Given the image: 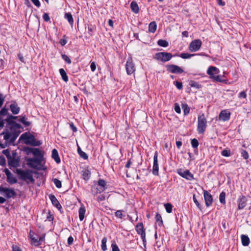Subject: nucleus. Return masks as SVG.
Listing matches in <instances>:
<instances>
[{"instance_id": "nucleus-63", "label": "nucleus", "mask_w": 251, "mask_h": 251, "mask_svg": "<svg viewBox=\"0 0 251 251\" xmlns=\"http://www.w3.org/2000/svg\"><path fill=\"white\" fill-rule=\"evenodd\" d=\"M60 43L61 45V46H63L66 44L67 41H66V40H65L64 39H62L60 41Z\"/></svg>"}, {"instance_id": "nucleus-22", "label": "nucleus", "mask_w": 251, "mask_h": 251, "mask_svg": "<svg viewBox=\"0 0 251 251\" xmlns=\"http://www.w3.org/2000/svg\"><path fill=\"white\" fill-rule=\"evenodd\" d=\"M51 156L57 163L60 162V159L58 155V151L56 149H53L52 151Z\"/></svg>"}, {"instance_id": "nucleus-33", "label": "nucleus", "mask_w": 251, "mask_h": 251, "mask_svg": "<svg viewBox=\"0 0 251 251\" xmlns=\"http://www.w3.org/2000/svg\"><path fill=\"white\" fill-rule=\"evenodd\" d=\"M157 44L159 46L163 47H167L169 45L168 42L164 40H159L157 41Z\"/></svg>"}, {"instance_id": "nucleus-48", "label": "nucleus", "mask_w": 251, "mask_h": 251, "mask_svg": "<svg viewBox=\"0 0 251 251\" xmlns=\"http://www.w3.org/2000/svg\"><path fill=\"white\" fill-rule=\"evenodd\" d=\"M25 119L26 118L25 117H23L20 119V121L25 126H28L30 125V123L29 122L26 121Z\"/></svg>"}, {"instance_id": "nucleus-9", "label": "nucleus", "mask_w": 251, "mask_h": 251, "mask_svg": "<svg viewBox=\"0 0 251 251\" xmlns=\"http://www.w3.org/2000/svg\"><path fill=\"white\" fill-rule=\"evenodd\" d=\"M179 175L187 180H191L194 179L193 175L189 170H178L177 172Z\"/></svg>"}, {"instance_id": "nucleus-13", "label": "nucleus", "mask_w": 251, "mask_h": 251, "mask_svg": "<svg viewBox=\"0 0 251 251\" xmlns=\"http://www.w3.org/2000/svg\"><path fill=\"white\" fill-rule=\"evenodd\" d=\"M203 196L206 206L209 207L211 205L213 202V198L210 193L207 191L204 190L203 191Z\"/></svg>"}, {"instance_id": "nucleus-41", "label": "nucleus", "mask_w": 251, "mask_h": 251, "mask_svg": "<svg viewBox=\"0 0 251 251\" xmlns=\"http://www.w3.org/2000/svg\"><path fill=\"white\" fill-rule=\"evenodd\" d=\"M191 145L194 148H197L199 146L198 141L196 139H193L191 141Z\"/></svg>"}, {"instance_id": "nucleus-5", "label": "nucleus", "mask_w": 251, "mask_h": 251, "mask_svg": "<svg viewBox=\"0 0 251 251\" xmlns=\"http://www.w3.org/2000/svg\"><path fill=\"white\" fill-rule=\"evenodd\" d=\"M3 135L4 139L6 143H13L16 140L17 136L13 132L6 131L3 132L0 135Z\"/></svg>"}, {"instance_id": "nucleus-30", "label": "nucleus", "mask_w": 251, "mask_h": 251, "mask_svg": "<svg viewBox=\"0 0 251 251\" xmlns=\"http://www.w3.org/2000/svg\"><path fill=\"white\" fill-rule=\"evenodd\" d=\"M156 222L158 223V226H161L163 225V221L161 216L157 213L155 215Z\"/></svg>"}, {"instance_id": "nucleus-12", "label": "nucleus", "mask_w": 251, "mask_h": 251, "mask_svg": "<svg viewBox=\"0 0 251 251\" xmlns=\"http://www.w3.org/2000/svg\"><path fill=\"white\" fill-rule=\"evenodd\" d=\"M230 113L227 110L221 111L219 115V120L223 122H226L229 120Z\"/></svg>"}, {"instance_id": "nucleus-38", "label": "nucleus", "mask_w": 251, "mask_h": 251, "mask_svg": "<svg viewBox=\"0 0 251 251\" xmlns=\"http://www.w3.org/2000/svg\"><path fill=\"white\" fill-rule=\"evenodd\" d=\"M195 54H189L188 53H182L180 55V57L183 59H187L194 56Z\"/></svg>"}, {"instance_id": "nucleus-42", "label": "nucleus", "mask_w": 251, "mask_h": 251, "mask_svg": "<svg viewBox=\"0 0 251 251\" xmlns=\"http://www.w3.org/2000/svg\"><path fill=\"white\" fill-rule=\"evenodd\" d=\"M189 85L191 87H195L196 88H199L200 86V84L198 82L194 81H191L190 82Z\"/></svg>"}, {"instance_id": "nucleus-36", "label": "nucleus", "mask_w": 251, "mask_h": 251, "mask_svg": "<svg viewBox=\"0 0 251 251\" xmlns=\"http://www.w3.org/2000/svg\"><path fill=\"white\" fill-rule=\"evenodd\" d=\"M52 181L57 188H60L62 187L61 181L58 180L57 178H53Z\"/></svg>"}, {"instance_id": "nucleus-28", "label": "nucleus", "mask_w": 251, "mask_h": 251, "mask_svg": "<svg viewBox=\"0 0 251 251\" xmlns=\"http://www.w3.org/2000/svg\"><path fill=\"white\" fill-rule=\"evenodd\" d=\"M7 181L10 184H15L17 182V179L12 174L7 177Z\"/></svg>"}, {"instance_id": "nucleus-17", "label": "nucleus", "mask_w": 251, "mask_h": 251, "mask_svg": "<svg viewBox=\"0 0 251 251\" xmlns=\"http://www.w3.org/2000/svg\"><path fill=\"white\" fill-rule=\"evenodd\" d=\"M106 185V182L103 179H100L98 181V186H100V188H97L98 190L96 193H101L103 192L105 189V186Z\"/></svg>"}, {"instance_id": "nucleus-61", "label": "nucleus", "mask_w": 251, "mask_h": 251, "mask_svg": "<svg viewBox=\"0 0 251 251\" xmlns=\"http://www.w3.org/2000/svg\"><path fill=\"white\" fill-rule=\"evenodd\" d=\"M4 172L5 173V175H6V176L8 177L11 175V172L9 171V170L7 169H5L4 170Z\"/></svg>"}, {"instance_id": "nucleus-35", "label": "nucleus", "mask_w": 251, "mask_h": 251, "mask_svg": "<svg viewBox=\"0 0 251 251\" xmlns=\"http://www.w3.org/2000/svg\"><path fill=\"white\" fill-rule=\"evenodd\" d=\"M26 139L28 140L29 143H30L31 144H32L34 146H39L40 145V144H38V143L36 144L35 143V139L34 138V137L32 136H28L27 137Z\"/></svg>"}, {"instance_id": "nucleus-57", "label": "nucleus", "mask_w": 251, "mask_h": 251, "mask_svg": "<svg viewBox=\"0 0 251 251\" xmlns=\"http://www.w3.org/2000/svg\"><path fill=\"white\" fill-rule=\"evenodd\" d=\"M91 70L92 72H94L96 69V65L94 62H91L90 65Z\"/></svg>"}, {"instance_id": "nucleus-6", "label": "nucleus", "mask_w": 251, "mask_h": 251, "mask_svg": "<svg viewBox=\"0 0 251 251\" xmlns=\"http://www.w3.org/2000/svg\"><path fill=\"white\" fill-rule=\"evenodd\" d=\"M126 69L128 75L132 74L135 71V67L131 57H129L126 61Z\"/></svg>"}, {"instance_id": "nucleus-14", "label": "nucleus", "mask_w": 251, "mask_h": 251, "mask_svg": "<svg viewBox=\"0 0 251 251\" xmlns=\"http://www.w3.org/2000/svg\"><path fill=\"white\" fill-rule=\"evenodd\" d=\"M247 199L245 196H240L237 200L238 209L240 210L244 208L247 205Z\"/></svg>"}, {"instance_id": "nucleus-49", "label": "nucleus", "mask_w": 251, "mask_h": 251, "mask_svg": "<svg viewBox=\"0 0 251 251\" xmlns=\"http://www.w3.org/2000/svg\"><path fill=\"white\" fill-rule=\"evenodd\" d=\"M174 83L175 84L176 86L178 89L180 90L182 88L183 86L182 83L181 82L176 81L174 82Z\"/></svg>"}, {"instance_id": "nucleus-20", "label": "nucleus", "mask_w": 251, "mask_h": 251, "mask_svg": "<svg viewBox=\"0 0 251 251\" xmlns=\"http://www.w3.org/2000/svg\"><path fill=\"white\" fill-rule=\"evenodd\" d=\"M86 212L85 207L83 205H81L78 211L79 218L80 221H82L84 218V215Z\"/></svg>"}, {"instance_id": "nucleus-56", "label": "nucleus", "mask_w": 251, "mask_h": 251, "mask_svg": "<svg viewBox=\"0 0 251 251\" xmlns=\"http://www.w3.org/2000/svg\"><path fill=\"white\" fill-rule=\"evenodd\" d=\"M32 3L37 7H39L40 6V2L39 0H31Z\"/></svg>"}, {"instance_id": "nucleus-25", "label": "nucleus", "mask_w": 251, "mask_h": 251, "mask_svg": "<svg viewBox=\"0 0 251 251\" xmlns=\"http://www.w3.org/2000/svg\"><path fill=\"white\" fill-rule=\"evenodd\" d=\"M130 8L131 10L135 14H137L139 12V7L137 2L135 1H133L131 2L130 4Z\"/></svg>"}, {"instance_id": "nucleus-21", "label": "nucleus", "mask_w": 251, "mask_h": 251, "mask_svg": "<svg viewBox=\"0 0 251 251\" xmlns=\"http://www.w3.org/2000/svg\"><path fill=\"white\" fill-rule=\"evenodd\" d=\"M10 108L14 114H17L20 111V107L18 106L16 103H13L10 104Z\"/></svg>"}, {"instance_id": "nucleus-19", "label": "nucleus", "mask_w": 251, "mask_h": 251, "mask_svg": "<svg viewBox=\"0 0 251 251\" xmlns=\"http://www.w3.org/2000/svg\"><path fill=\"white\" fill-rule=\"evenodd\" d=\"M49 198L51 201L52 204L57 207V208H60L61 207V205L59 202L57 200L56 197L53 195H50L49 196Z\"/></svg>"}, {"instance_id": "nucleus-51", "label": "nucleus", "mask_w": 251, "mask_h": 251, "mask_svg": "<svg viewBox=\"0 0 251 251\" xmlns=\"http://www.w3.org/2000/svg\"><path fill=\"white\" fill-rule=\"evenodd\" d=\"M112 251H120L118 246L115 243H112L111 245Z\"/></svg>"}, {"instance_id": "nucleus-45", "label": "nucleus", "mask_w": 251, "mask_h": 251, "mask_svg": "<svg viewBox=\"0 0 251 251\" xmlns=\"http://www.w3.org/2000/svg\"><path fill=\"white\" fill-rule=\"evenodd\" d=\"M80 151L79 153H78L80 156L84 159H87L88 157L87 154L81 150H80Z\"/></svg>"}, {"instance_id": "nucleus-34", "label": "nucleus", "mask_w": 251, "mask_h": 251, "mask_svg": "<svg viewBox=\"0 0 251 251\" xmlns=\"http://www.w3.org/2000/svg\"><path fill=\"white\" fill-rule=\"evenodd\" d=\"M182 108L183 110L184 114L185 115H187L189 113L190 108L187 104H182Z\"/></svg>"}, {"instance_id": "nucleus-37", "label": "nucleus", "mask_w": 251, "mask_h": 251, "mask_svg": "<svg viewBox=\"0 0 251 251\" xmlns=\"http://www.w3.org/2000/svg\"><path fill=\"white\" fill-rule=\"evenodd\" d=\"M82 176L84 179H88L90 176V172L87 170H85L83 172Z\"/></svg>"}, {"instance_id": "nucleus-54", "label": "nucleus", "mask_w": 251, "mask_h": 251, "mask_svg": "<svg viewBox=\"0 0 251 251\" xmlns=\"http://www.w3.org/2000/svg\"><path fill=\"white\" fill-rule=\"evenodd\" d=\"M241 154H242V156H243V157L244 159H247L248 158L249 155H248V152L246 151L243 150L242 151Z\"/></svg>"}, {"instance_id": "nucleus-32", "label": "nucleus", "mask_w": 251, "mask_h": 251, "mask_svg": "<svg viewBox=\"0 0 251 251\" xmlns=\"http://www.w3.org/2000/svg\"><path fill=\"white\" fill-rule=\"evenodd\" d=\"M107 238L104 237L101 240V249L103 251H106L107 250L106 247Z\"/></svg>"}, {"instance_id": "nucleus-64", "label": "nucleus", "mask_w": 251, "mask_h": 251, "mask_svg": "<svg viewBox=\"0 0 251 251\" xmlns=\"http://www.w3.org/2000/svg\"><path fill=\"white\" fill-rule=\"evenodd\" d=\"M70 127L74 132H76L77 131L76 127L73 124H71L70 125Z\"/></svg>"}, {"instance_id": "nucleus-4", "label": "nucleus", "mask_w": 251, "mask_h": 251, "mask_svg": "<svg viewBox=\"0 0 251 251\" xmlns=\"http://www.w3.org/2000/svg\"><path fill=\"white\" fill-rule=\"evenodd\" d=\"M172 57L173 55L171 53L159 52L155 54L154 58L158 61L166 62L171 60Z\"/></svg>"}, {"instance_id": "nucleus-24", "label": "nucleus", "mask_w": 251, "mask_h": 251, "mask_svg": "<svg viewBox=\"0 0 251 251\" xmlns=\"http://www.w3.org/2000/svg\"><path fill=\"white\" fill-rule=\"evenodd\" d=\"M157 25L155 22H151L149 25V31L151 33H154L156 30Z\"/></svg>"}, {"instance_id": "nucleus-55", "label": "nucleus", "mask_w": 251, "mask_h": 251, "mask_svg": "<svg viewBox=\"0 0 251 251\" xmlns=\"http://www.w3.org/2000/svg\"><path fill=\"white\" fill-rule=\"evenodd\" d=\"M7 109L5 107L2 108L0 111V115L1 116H4L7 114Z\"/></svg>"}, {"instance_id": "nucleus-23", "label": "nucleus", "mask_w": 251, "mask_h": 251, "mask_svg": "<svg viewBox=\"0 0 251 251\" xmlns=\"http://www.w3.org/2000/svg\"><path fill=\"white\" fill-rule=\"evenodd\" d=\"M242 244L244 246L249 245L250 243V239L248 236L242 235L241 236Z\"/></svg>"}, {"instance_id": "nucleus-53", "label": "nucleus", "mask_w": 251, "mask_h": 251, "mask_svg": "<svg viewBox=\"0 0 251 251\" xmlns=\"http://www.w3.org/2000/svg\"><path fill=\"white\" fill-rule=\"evenodd\" d=\"M238 97L240 99H242V98L246 99L247 98L246 93L245 91H242V92H240L239 94Z\"/></svg>"}, {"instance_id": "nucleus-52", "label": "nucleus", "mask_w": 251, "mask_h": 251, "mask_svg": "<svg viewBox=\"0 0 251 251\" xmlns=\"http://www.w3.org/2000/svg\"><path fill=\"white\" fill-rule=\"evenodd\" d=\"M175 110L177 113H180L181 109L178 104L175 103Z\"/></svg>"}, {"instance_id": "nucleus-2", "label": "nucleus", "mask_w": 251, "mask_h": 251, "mask_svg": "<svg viewBox=\"0 0 251 251\" xmlns=\"http://www.w3.org/2000/svg\"><path fill=\"white\" fill-rule=\"evenodd\" d=\"M16 172L23 180H29L31 182H34V179L33 178L32 172L30 170H23L20 169H17Z\"/></svg>"}, {"instance_id": "nucleus-7", "label": "nucleus", "mask_w": 251, "mask_h": 251, "mask_svg": "<svg viewBox=\"0 0 251 251\" xmlns=\"http://www.w3.org/2000/svg\"><path fill=\"white\" fill-rule=\"evenodd\" d=\"M202 42L200 39L193 41L189 45V50L192 52L197 51L201 48Z\"/></svg>"}, {"instance_id": "nucleus-16", "label": "nucleus", "mask_w": 251, "mask_h": 251, "mask_svg": "<svg viewBox=\"0 0 251 251\" xmlns=\"http://www.w3.org/2000/svg\"><path fill=\"white\" fill-rule=\"evenodd\" d=\"M19 160L16 157V156L13 154L12 156L8 160V165L10 167L16 168L19 166Z\"/></svg>"}, {"instance_id": "nucleus-31", "label": "nucleus", "mask_w": 251, "mask_h": 251, "mask_svg": "<svg viewBox=\"0 0 251 251\" xmlns=\"http://www.w3.org/2000/svg\"><path fill=\"white\" fill-rule=\"evenodd\" d=\"M226 193L225 192H222L221 193L219 196V201L222 204L226 203Z\"/></svg>"}, {"instance_id": "nucleus-15", "label": "nucleus", "mask_w": 251, "mask_h": 251, "mask_svg": "<svg viewBox=\"0 0 251 251\" xmlns=\"http://www.w3.org/2000/svg\"><path fill=\"white\" fill-rule=\"evenodd\" d=\"M0 190L5 193V196L7 198H10L16 195L14 190L12 189L0 187Z\"/></svg>"}, {"instance_id": "nucleus-10", "label": "nucleus", "mask_w": 251, "mask_h": 251, "mask_svg": "<svg viewBox=\"0 0 251 251\" xmlns=\"http://www.w3.org/2000/svg\"><path fill=\"white\" fill-rule=\"evenodd\" d=\"M166 67L167 71L172 73L181 74L183 72V70L177 65H168Z\"/></svg>"}, {"instance_id": "nucleus-62", "label": "nucleus", "mask_w": 251, "mask_h": 251, "mask_svg": "<svg viewBox=\"0 0 251 251\" xmlns=\"http://www.w3.org/2000/svg\"><path fill=\"white\" fill-rule=\"evenodd\" d=\"M12 251H22L19 247L17 246H13Z\"/></svg>"}, {"instance_id": "nucleus-26", "label": "nucleus", "mask_w": 251, "mask_h": 251, "mask_svg": "<svg viewBox=\"0 0 251 251\" xmlns=\"http://www.w3.org/2000/svg\"><path fill=\"white\" fill-rule=\"evenodd\" d=\"M65 18L68 20V22L71 26L74 24V20L72 14L70 13H66Z\"/></svg>"}, {"instance_id": "nucleus-47", "label": "nucleus", "mask_w": 251, "mask_h": 251, "mask_svg": "<svg viewBox=\"0 0 251 251\" xmlns=\"http://www.w3.org/2000/svg\"><path fill=\"white\" fill-rule=\"evenodd\" d=\"M3 153L6 156L7 160L9 159L12 155L10 154V151L6 150L3 151Z\"/></svg>"}, {"instance_id": "nucleus-58", "label": "nucleus", "mask_w": 251, "mask_h": 251, "mask_svg": "<svg viewBox=\"0 0 251 251\" xmlns=\"http://www.w3.org/2000/svg\"><path fill=\"white\" fill-rule=\"evenodd\" d=\"M43 18L46 22H48L50 18L49 15L47 13H45L43 16Z\"/></svg>"}, {"instance_id": "nucleus-18", "label": "nucleus", "mask_w": 251, "mask_h": 251, "mask_svg": "<svg viewBox=\"0 0 251 251\" xmlns=\"http://www.w3.org/2000/svg\"><path fill=\"white\" fill-rule=\"evenodd\" d=\"M219 70L216 67L214 66L209 67L207 71V74L210 75V77L219 74Z\"/></svg>"}, {"instance_id": "nucleus-29", "label": "nucleus", "mask_w": 251, "mask_h": 251, "mask_svg": "<svg viewBox=\"0 0 251 251\" xmlns=\"http://www.w3.org/2000/svg\"><path fill=\"white\" fill-rule=\"evenodd\" d=\"M29 237L31 239L32 242L35 245V246H39L40 243L39 241H38V237H35L33 234H31V232L29 233Z\"/></svg>"}, {"instance_id": "nucleus-8", "label": "nucleus", "mask_w": 251, "mask_h": 251, "mask_svg": "<svg viewBox=\"0 0 251 251\" xmlns=\"http://www.w3.org/2000/svg\"><path fill=\"white\" fill-rule=\"evenodd\" d=\"M136 230L141 235V238L144 243L146 242V233L144 229L143 224L140 223L136 226Z\"/></svg>"}, {"instance_id": "nucleus-59", "label": "nucleus", "mask_w": 251, "mask_h": 251, "mask_svg": "<svg viewBox=\"0 0 251 251\" xmlns=\"http://www.w3.org/2000/svg\"><path fill=\"white\" fill-rule=\"evenodd\" d=\"M74 238L72 236H70L68 238L67 243L69 245H71L73 243Z\"/></svg>"}, {"instance_id": "nucleus-1", "label": "nucleus", "mask_w": 251, "mask_h": 251, "mask_svg": "<svg viewBox=\"0 0 251 251\" xmlns=\"http://www.w3.org/2000/svg\"><path fill=\"white\" fill-rule=\"evenodd\" d=\"M31 152L35 158H29L26 160L27 165L30 168L39 170V166L43 160V156L38 149H32Z\"/></svg>"}, {"instance_id": "nucleus-44", "label": "nucleus", "mask_w": 251, "mask_h": 251, "mask_svg": "<svg viewBox=\"0 0 251 251\" xmlns=\"http://www.w3.org/2000/svg\"><path fill=\"white\" fill-rule=\"evenodd\" d=\"M221 154L224 156L228 157L230 155V151L229 150H224Z\"/></svg>"}, {"instance_id": "nucleus-40", "label": "nucleus", "mask_w": 251, "mask_h": 251, "mask_svg": "<svg viewBox=\"0 0 251 251\" xmlns=\"http://www.w3.org/2000/svg\"><path fill=\"white\" fill-rule=\"evenodd\" d=\"M211 78L214 79L215 81L217 82H223V80L221 78V76L220 75H213L211 76Z\"/></svg>"}, {"instance_id": "nucleus-60", "label": "nucleus", "mask_w": 251, "mask_h": 251, "mask_svg": "<svg viewBox=\"0 0 251 251\" xmlns=\"http://www.w3.org/2000/svg\"><path fill=\"white\" fill-rule=\"evenodd\" d=\"M4 100V97L3 95L0 93V108L3 104V101Z\"/></svg>"}, {"instance_id": "nucleus-11", "label": "nucleus", "mask_w": 251, "mask_h": 251, "mask_svg": "<svg viewBox=\"0 0 251 251\" xmlns=\"http://www.w3.org/2000/svg\"><path fill=\"white\" fill-rule=\"evenodd\" d=\"M158 152L155 151L153 157V163L152 167V174L155 176L158 175L159 167L158 164Z\"/></svg>"}, {"instance_id": "nucleus-39", "label": "nucleus", "mask_w": 251, "mask_h": 251, "mask_svg": "<svg viewBox=\"0 0 251 251\" xmlns=\"http://www.w3.org/2000/svg\"><path fill=\"white\" fill-rule=\"evenodd\" d=\"M165 209L167 213H171L172 211V205L171 203H168L164 205Z\"/></svg>"}, {"instance_id": "nucleus-43", "label": "nucleus", "mask_w": 251, "mask_h": 251, "mask_svg": "<svg viewBox=\"0 0 251 251\" xmlns=\"http://www.w3.org/2000/svg\"><path fill=\"white\" fill-rule=\"evenodd\" d=\"M61 57H62V58L64 60H65L68 64H71V60L66 54H62Z\"/></svg>"}, {"instance_id": "nucleus-3", "label": "nucleus", "mask_w": 251, "mask_h": 251, "mask_svg": "<svg viewBox=\"0 0 251 251\" xmlns=\"http://www.w3.org/2000/svg\"><path fill=\"white\" fill-rule=\"evenodd\" d=\"M207 127V120L204 114H202L198 118L197 131L199 134H203Z\"/></svg>"}, {"instance_id": "nucleus-46", "label": "nucleus", "mask_w": 251, "mask_h": 251, "mask_svg": "<svg viewBox=\"0 0 251 251\" xmlns=\"http://www.w3.org/2000/svg\"><path fill=\"white\" fill-rule=\"evenodd\" d=\"M193 201L195 202V203L196 204L197 207L200 209H201V206L200 205L198 201H197V199L196 198L195 195H194L193 196Z\"/></svg>"}, {"instance_id": "nucleus-27", "label": "nucleus", "mask_w": 251, "mask_h": 251, "mask_svg": "<svg viewBox=\"0 0 251 251\" xmlns=\"http://www.w3.org/2000/svg\"><path fill=\"white\" fill-rule=\"evenodd\" d=\"M59 71L62 79L65 82H67L68 81V77L65 70L63 69H60Z\"/></svg>"}, {"instance_id": "nucleus-50", "label": "nucleus", "mask_w": 251, "mask_h": 251, "mask_svg": "<svg viewBox=\"0 0 251 251\" xmlns=\"http://www.w3.org/2000/svg\"><path fill=\"white\" fill-rule=\"evenodd\" d=\"M115 216L118 218L122 219L123 214H122V211L121 210H117L115 212Z\"/></svg>"}]
</instances>
